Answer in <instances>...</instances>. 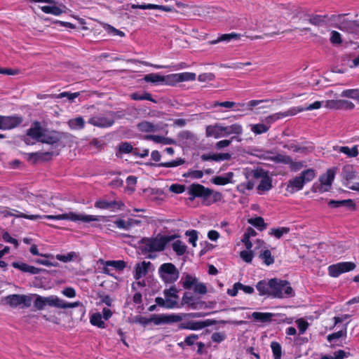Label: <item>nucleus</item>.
<instances>
[{
    "label": "nucleus",
    "instance_id": "obj_55",
    "mask_svg": "<svg viewBox=\"0 0 359 359\" xmlns=\"http://www.w3.org/2000/svg\"><path fill=\"white\" fill-rule=\"evenodd\" d=\"M176 76H179V74H172L164 76L165 80L163 81V83L168 85H175L176 83L180 82V79Z\"/></svg>",
    "mask_w": 359,
    "mask_h": 359
},
{
    "label": "nucleus",
    "instance_id": "obj_33",
    "mask_svg": "<svg viewBox=\"0 0 359 359\" xmlns=\"http://www.w3.org/2000/svg\"><path fill=\"white\" fill-rule=\"evenodd\" d=\"M240 38V34L236 33L224 34L219 36L217 39L209 41L210 44H216L222 41L229 42L233 39Z\"/></svg>",
    "mask_w": 359,
    "mask_h": 359
},
{
    "label": "nucleus",
    "instance_id": "obj_11",
    "mask_svg": "<svg viewBox=\"0 0 359 359\" xmlns=\"http://www.w3.org/2000/svg\"><path fill=\"white\" fill-rule=\"evenodd\" d=\"M188 194L190 195L189 200L191 201H193L195 198H201L205 201L213 194V190L200 184H192L188 188Z\"/></svg>",
    "mask_w": 359,
    "mask_h": 359
},
{
    "label": "nucleus",
    "instance_id": "obj_57",
    "mask_svg": "<svg viewBox=\"0 0 359 359\" xmlns=\"http://www.w3.org/2000/svg\"><path fill=\"white\" fill-rule=\"evenodd\" d=\"M180 79V82L184 81H194L196 79V74L191 72L180 73L179 76H176Z\"/></svg>",
    "mask_w": 359,
    "mask_h": 359
},
{
    "label": "nucleus",
    "instance_id": "obj_25",
    "mask_svg": "<svg viewBox=\"0 0 359 359\" xmlns=\"http://www.w3.org/2000/svg\"><path fill=\"white\" fill-rule=\"evenodd\" d=\"M131 8H133V9H137V8H140V9H158V10H162V11H167V12L173 11V8L172 7H170V6L156 5V4H132L131 5Z\"/></svg>",
    "mask_w": 359,
    "mask_h": 359
},
{
    "label": "nucleus",
    "instance_id": "obj_59",
    "mask_svg": "<svg viewBox=\"0 0 359 359\" xmlns=\"http://www.w3.org/2000/svg\"><path fill=\"white\" fill-rule=\"evenodd\" d=\"M203 176V172L201 170H189L183 174L184 177H191L194 179H201Z\"/></svg>",
    "mask_w": 359,
    "mask_h": 359
},
{
    "label": "nucleus",
    "instance_id": "obj_30",
    "mask_svg": "<svg viewBox=\"0 0 359 359\" xmlns=\"http://www.w3.org/2000/svg\"><path fill=\"white\" fill-rule=\"evenodd\" d=\"M341 177L346 182L355 178V171L351 165H346L343 167L341 172Z\"/></svg>",
    "mask_w": 359,
    "mask_h": 359
},
{
    "label": "nucleus",
    "instance_id": "obj_28",
    "mask_svg": "<svg viewBox=\"0 0 359 359\" xmlns=\"http://www.w3.org/2000/svg\"><path fill=\"white\" fill-rule=\"evenodd\" d=\"M245 177L247 179L254 178V179H260L261 180L268 174L267 171H265L262 168H257L254 170H245L244 172Z\"/></svg>",
    "mask_w": 359,
    "mask_h": 359
},
{
    "label": "nucleus",
    "instance_id": "obj_39",
    "mask_svg": "<svg viewBox=\"0 0 359 359\" xmlns=\"http://www.w3.org/2000/svg\"><path fill=\"white\" fill-rule=\"evenodd\" d=\"M268 158L277 163L289 164L292 162V158L290 156L283 154H277Z\"/></svg>",
    "mask_w": 359,
    "mask_h": 359
},
{
    "label": "nucleus",
    "instance_id": "obj_44",
    "mask_svg": "<svg viewBox=\"0 0 359 359\" xmlns=\"http://www.w3.org/2000/svg\"><path fill=\"white\" fill-rule=\"evenodd\" d=\"M259 258L262 259L264 264L267 266L272 264L274 262V258L271 255V252L269 250H265L263 252L259 255Z\"/></svg>",
    "mask_w": 359,
    "mask_h": 359
},
{
    "label": "nucleus",
    "instance_id": "obj_14",
    "mask_svg": "<svg viewBox=\"0 0 359 359\" xmlns=\"http://www.w3.org/2000/svg\"><path fill=\"white\" fill-rule=\"evenodd\" d=\"M336 170L337 168H332L330 169H328L326 172V173L323 174L320 176L319 181L320 182V184L317 187V188H315V186L313 187V191H319V192H324L327 191L330 189L331 187V185L332 184V182L334 179V176L336 174Z\"/></svg>",
    "mask_w": 359,
    "mask_h": 359
},
{
    "label": "nucleus",
    "instance_id": "obj_19",
    "mask_svg": "<svg viewBox=\"0 0 359 359\" xmlns=\"http://www.w3.org/2000/svg\"><path fill=\"white\" fill-rule=\"evenodd\" d=\"M151 320L155 325L168 324L171 323L180 322L181 320H182V317L180 315L176 314H154L151 316Z\"/></svg>",
    "mask_w": 359,
    "mask_h": 359
},
{
    "label": "nucleus",
    "instance_id": "obj_47",
    "mask_svg": "<svg viewBox=\"0 0 359 359\" xmlns=\"http://www.w3.org/2000/svg\"><path fill=\"white\" fill-rule=\"evenodd\" d=\"M290 232L289 227H280L278 229H271L269 234L273 235L276 238H280L283 234H286Z\"/></svg>",
    "mask_w": 359,
    "mask_h": 359
},
{
    "label": "nucleus",
    "instance_id": "obj_46",
    "mask_svg": "<svg viewBox=\"0 0 359 359\" xmlns=\"http://www.w3.org/2000/svg\"><path fill=\"white\" fill-rule=\"evenodd\" d=\"M185 163L184 159L182 158H177L176 160L166 162V163H160L158 164V167H164V168H172L181 165Z\"/></svg>",
    "mask_w": 359,
    "mask_h": 359
},
{
    "label": "nucleus",
    "instance_id": "obj_13",
    "mask_svg": "<svg viewBox=\"0 0 359 359\" xmlns=\"http://www.w3.org/2000/svg\"><path fill=\"white\" fill-rule=\"evenodd\" d=\"M34 294H11L6 297V302L11 307H17L22 305V308H27L31 306Z\"/></svg>",
    "mask_w": 359,
    "mask_h": 359
},
{
    "label": "nucleus",
    "instance_id": "obj_9",
    "mask_svg": "<svg viewBox=\"0 0 359 359\" xmlns=\"http://www.w3.org/2000/svg\"><path fill=\"white\" fill-rule=\"evenodd\" d=\"M158 273L165 283H175L180 275L176 266L172 263H165L161 265Z\"/></svg>",
    "mask_w": 359,
    "mask_h": 359
},
{
    "label": "nucleus",
    "instance_id": "obj_15",
    "mask_svg": "<svg viewBox=\"0 0 359 359\" xmlns=\"http://www.w3.org/2000/svg\"><path fill=\"white\" fill-rule=\"evenodd\" d=\"M116 112L109 111L107 116H95L88 120V123L94 126L99 128H107L114 123V118Z\"/></svg>",
    "mask_w": 359,
    "mask_h": 359
},
{
    "label": "nucleus",
    "instance_id": "obj_64",
    "mask_svg": "<svg viewBox=\"0 0 359 359\" xmlns=\"http://www.w3.org/2000/svg\"><path fill=\"white\" fill-rule=\"evenodd\" d=\"M240 256L243 261H245L247 263H250L252 262L254 255L252 251L243 250L241 252Z\"/></svg>",
    "mask_w": 359,
    "mask_h": 359
},
{
    "label": "nucleus",
    "instance_id": "obj_34",
    "mask_svg": "<svg viewBox=\"0 0 359 359\" xmlns=\"http://www.w3.org/2000/svg\"><path fill=\"white\" fill-rule=\"evenodd\" d=\"M273 316L274 314L271 313L253 312L252 313V317L255 320L263 323L271 321Z\"/></svg>",
    "mask_w": 359,
    "mask_h": 359
},
{
    "label": "nucleus",
    "instance_id": "obj_60",
    "mask_svg": "<svg viewBox=\"0 0 359 359\" xmlns=\"http://www.w3.org/2000/svg\"><path fill=\"white\" fill-rule=\"evenodd\" d=\"M179 290L174 286L170 287L169 289H165L163 291V294L165 297H173L175 299H178L179 297L177 295V292Z\"/></svg>",
    "mask_w": 359,
    "mask_h": 359
},
{
    "label": "nucleus",
    "instance_id": "obj_54",
    "mask_svg": "<svg viewBox=\"0 0 359 359\" xmlns=\"http://www.w3.org/2000/svg\"><path fill=\"white\" fill-rule=\"evenodd\" d=\"M342 97H349L352 99H358L359 90L358 89H349L345 90L341 93Z\"/></svg>",
    "mask_w": 359,
    "mask_h": 359
},
{
    "label": "nucleus",
    "instance_id": "obj_26",
    "mask_svg": "<svg viewBox=\"0 0 359 359\" xmlns=\"http://www.w3.org/2000/svg\"><path fill=\"white\" fill-rule=\"evenodd\" d=\"M151 262H142L141 263H138L135 266V272L134 275V278L136 280H139L142 276H145L148 272L149 266L151 265Z\"/></svg>",
    "mask_w": 359,
    "mask_h": 359
},
{
    "label": "nucleus",
    "instance_id": "obj_40",
    "mask_svg": "<svg viewBox=\"0 0 359 359\" xmlns=\"http://www.w3.org/2000/svg\"><path fill=\"white\" fill-rule=\"evenodd\" d=\"M172 245L173 250L179 256L183 255L187 251V245L180 240L175 241Z\"/></svg>",
    "mask_w": 359,
    "mask_h": 359
},
{
    "label": "nucleus",
    "instance_id": "obj_20",
    "mask_svg": "<svg viewBox=\"0 0 359 359\" xmlns=\"http://www.w3.org/2000/svg\"><path fill=\"white\" fill-rule=\"evenodd\" d=\"M44 128L41 127V124L39 121H34L32 123L31 127L27 130V135L31 136L33 140L37 142H40Z\"/></svg>",
    "mask_w": 359,
    "mask_h": 359
},
{
    "label": "nucleus",
    "instance_id": "obj_61",
    "mask_svg": "<svg viewBox=\"0 0 359 359\" xmlns=\"http://www.w3.org/2000/svg\"><path fill=\"white\" fill-rule=\"evenodd\" d=\"M294 8H301L297 6H292L285 9V11L283 13V15L285 19H294L298 18L297 17H294L293 9Z\"/></svg>",
    "mask_w": 359,
    "mask_h": 359
},
{
    "label": "nucleus",
    "instance_id": "obj_24",
    "mask_svg": "<svg viewBox=\"0 0 359 359\" xmlns=\"http://www.w3.org/2000/svg\"><path fill=\"white\" fill-rule=\"evenodd\" d=\"M328 205L332 208L346 207L349 210H354L355 204L351 199H346L341 201L330 200Z\"/></svg>",
    "mask_w": 359,
    "mask_h": 359
},
{
    "label": "nucleus",
    "instance_id": "obj_1",
    "mask_svg": "<svg viewBox=\"0 0 359 359\" xmlns=\"http://www.w3.org/2000/svg\"><path fill=\"white\" fill-rule=\"evenodd\" d=\"M18 214L15 215L13 213L9 212L8 211H4V215H10V216H15L16 217H22L25 219H29L31 220H34L39 218H47L49 219H68L71 221H81L83 222H90L92 221H100V218L101 217H97L94 215H80L76 214L72 212H70L69 213H65L57 215H27L22 212H20L17 210H15Z\"/></svg>",
    "mask_w": 359,
    "mask_h": 359
},
{
    "label": "nucleus",
    "instance_id": "obj_18",
    "mask_svg": "<svg viewBox=\"0 0 359 359\" xmlns=\"http://www.w3.org/2000/svg\"><path fill=\"white\" fill-rule=\"evenodd\" d=\"M23 119L18 116H1L0 115V130H11L18 126Z\"/></svg>",
    "mask_w": 359,
    "mask_h": 359
},
{
    "label": "nucleus",
    "instance_id": "obj_56",
    "mask_svg": "<svg viewBox=\"0 0 359 359\" xmlns=\"http://www.w3.org/2000/svg\"><path fill=\"white\" fill-rule=\"evenodd\" d=\"M330 42L334 45H340L342 43L341 34L337 31L331 32Z\"/></svg>",
    "mask_w": 359,
    "mask_h": 359
},
{
    "label": "nucleus",
    "instance_id": "obj_45",
    "mask_svg": "<svg viewBox=\"0 0 359 359\" xmlns=\"http://www.w3.org/2000/svg\"><path fill=\"white\" fill-rule=\"evenodd\" d=\"M271 348L274 359H280L282 355V348L280 344L277 341H272L271 344Z\"/></svg>",
    "mask_w": 359,
    "mask_h": 359
},
{
    "label": "nucleus",
    "instance_id": "obj_23",
    "mask_svg": "<svg viewBox=\"0 0 359 359\" xmlns=\"http://www.w3.org/2000/svg\"><path fill=\"white\" fill-rule=\"evenodd\" d=\"M41 9L46 13H49L54 15H60L62 13L65 12L66 7L64 5H60L58 6L56 4H54L41 6Z\"/></svg>",
    "mask_w": 359,
    "mask_h": 359
},
{
    "label": "nucleus",
    "instance_id": "obj_2",
    "mask_svg": "<svg viewBox=\"0 0 359 359\" xmlns=\"http://www.w3.org/2000/svg\"><path fill=\"white\" fill-rule=\"evenodd\" d=\"M177 235L162 236L158 234L156 237H144L139 241L140 249L142 254L163 251L166 245L177 238Z\"/></svg>",
    "mask_w": 359,
    "mask_h": 359
},
{
    "label": "nucleus",
    "instance_id": "obj_50",
    "mask_svg": "<svg viewBox=\"0 0 359 359\" xmlns=\"http://www.w3.org/2000/svg\"><path fill=\"white\" fill-rule=\"evenodd\" d=\"M106 266H112L118 271H122L126 268V262L123 260L107 261Z\"/></svg>",
    "mask_w": 359,
    "mask_h": 359
},
{
    "label": "nucleus",
    "instance_id": "obj_38",
    "mask_svg": "<svg viewBox=\"0 0 359 359\" xmlns=\"http://www.w3.org/2000/svg\"><path fill=\"white\" fill-rule=\"evenodd\" d=\"M156 303L161 307H165L168 309L174 308L177 305V302L167 299L165 301L162 297H156L155 299Z\"/></svg>",
    "mask_w": 359,
    "mask_h": 359
},
{
    "label": "nucleus",
    "instance_id": "obj_62",
    "mask_svg": "<svg viewBox=\"0 0 359 359\" xmlns=\"http://www.w3.org/2000/svg\"><path fill=\"white\" fill-rule=\"evenodd\" d=\"M27 160L32 163H36L39 161H42L41 152H34L27 154Z\"/></svg>",
    "mask_w": 359,
    "mask_h": 359
},
{
    "label": "nucleus",
    "instance_id": "obj_5",
    "mask_svg": "<svg viewBox=\"0 0 359 359\" xmlns=\"http://www.w3.org/2000/svg\"><path fill=\"white\" fill-rule=\"evenodd\" d=\"M293 13L294 17H297L302 23L308 21L310 24L316 27L327 25L328 22L331 21L334 22L333 19H331V16L328 15H321L310 14L303 8H294Z\"/></svg>",
    "mask_w": 359,
    "mask_h": 359
},
{
    "label": "nucleus",
    "instance_id": "obj_31",
    "mask_svg": "<svg viewBox=\"0 0 359 359\" xmlns=\"http://www.w3.org/2000/svg\"><path fill=\"white\" fill-rule=\"evenodd\" d=\"M147 140H153L156 143H161L163 144H173L175 141L170 137H165L160 135H148L146 136Z\"/></svg>",
    "mask_w": 359,
    "mask_h": 359
},
{
    "label": "nucleus",
    "instance_id": "obj_43",
    "mask_svg": "<svg viewBox=\"0 0 359 359\" xmlns=\"http://www.w3.org/2000/svg\"><path fill=\"white\" fill-rule=\"evenodd\" d=\"M102 318V316L100 313H94L90 317V323L92 325L97 326L100 328H104V323Z\"/></svg>",
    "mask_w": 359,
    "mask_h": 359
},
{
    "label": "nucleus",
    "instance_id": "obj_41",
    "mask_svg": "<svg viewBox=\"0 0 359 359\" xmlns=\"http://www.w3.org/2000/svg\"><path fill=\"white\" fill-rule=\"evenodd\" d=\"M339 151L341 153L346 154L348 157H355L358 154V146H354L352 148L348 147H340Z\"/></svg>",
    "mask_w": 359,
    "mask_h": 359
},
{
    "label": "nucleus",
    "instance_id": "obj_42",
    "mask_svg": "<svg viewBox=\"0 0 359 359\" xmlns=\"http://www.w3.org/2000/svg\"><path fill=\"white\" fill-rule=\"evenodd\" d=\"M144 80L146 82H150V83H163V81L165 80V79H164V76H161L158 74L152 73V74H147L144 76Z\"/></svg>",
    "mask_w": 359,
    "mask_h": 359
},
{
    "label": "nucleus",
    "instance_id": "obj_48",
    "mask_svg": "<svg viewBox=\"0 0 359 359\" xmlns=\"http://www.w3.org/2000/svg\"><path fill=\"white\" fill-rule=\"evenodd\" d=\"M135 150V148H133L132 144L129 142H121L119 144L118 151L120 153H122V154L133 153L134 154Z\"/></svg>",
    "mask_w": 359,
    "mask_h": 359
},
{
    "label": "nucleus",
    "instance_id": "obj_27",
    "mask_svg": "<svg viewBox=\"0 0 359 359\" xmlns=\"http://www.w3.org/2000/svg\"><path fill=\"white\" fill-rule=\"evenodd\" d=\"M140 223L141 222L140 220L134 219H128L127 221L120 219L114 222V224L116 226V227L125 230H129L134 225H137L140 224Z\"/></svg>",
    "mask_w": 359,
    "mask_h": 359
},
{
    "label": "nucleus",
    "instance_id": "obj_21",
    "mask_svg": "<svg viewBox=\"0 0 359 359\" xmlns=\"http://www.w3.org/2000/svg\"><path fill=\"white\" fill-rule=\"evenodd\" d=\"M231 158V155L229 153H221V154H204L201 155V158L203 161H229Z\"/></svg>",
    "mask_w": 359,
    "mask_h": 359
},
{
    "label": "nucleus",
    "instance_id": "obj_7",
    "mask_svg": "<svg viewBox=\"0 0 359 359\" xmlns=\"http://www.w3.org/2000/svg\"><path fill=\"white\" fill-rule=\"evenodd\" d=\"M272 297L283 298L285 297H293L294 292L290 287V283L285 280L271 278Z\"/></svg>",
    "mask_w": 359,
    "mask_h": 359
},
{
    "label": "nucleus",
    "instance_id": "obj_53",
    "mask_svg": "<svg viewBox=\"0 0 359 359\" xmlns=\"http://www.w3.org/2000/svg\"><path fill=\"white\" fill-rule=\"evenodd\" d=\"M269 127L266 126L264 124L258 123V124L253 125L252 126L251 130L254 133H255L257 135H260L262 133L267 132L269 130Z\"/></svg>",
    "mask_w": 359,
    "mask_h": 359
},
{
    "label": "nucleus",
    "instance_id": "obj_35",
    "mask_svg": "<svg viewBox=\"0 0 359 359\" xmlns=\"http://www.w3.org/2000/svg\"><path fill=\"white\" fill-rule=\"evenodd\" d=\"M272 188V179L267 174L262 180L259 184L257 187V189L259 191H266Z\"/></svg>",
    "mask_w": 359,
    "mask_h": 359
},
{
    "label": "nucleus",
    "instance_id": "obj_17",
    "mask_svg": "<svg viewBox=\"0 0 359 359\" xmlns=\"http://www.w3.org/2000/svg\"><path fill=\"white\" fill-rule=\"evenodd\" d=\"M217 323L216 320L208 319L204 321H189L187 323H182L178 325V328L180 330H198L204 327L214 325Z\"/></svg>",
    "mask_w": 359,
    "mask_h": 359
},
{
    "label": "nucleus",
    "instance_id": "obj_29",
    "mask_svg": "<svg viewBox=\"0 0 359 359\" xmlns=\"http://www.w3.org/2000/svg\"><path fill=\"white\" fill-rule=\"evenodd\" d=\"M245 106V103H236L234 102H230V101H225V102H218L216 101L213 102L212 107H222L226 108H232L235 107L234 111H240L241 110V107H243Z\"/></svg>",
    "mask_w": 359,
    "mask_h": 359
},
{
    "label": "nucleus",
    "instance_id": "obj_6",
    "mask_svg": "<svg viewBox=\"0 0 359 359\" xmlns=\"http://www.w3.org/2000/svg\"><path fill=\"white\" fill-rule=\"evenodd\" d=\"M322 104H323V102L316 101L313 104H311L306 107H292L286 111L278 112V113H276V114H273L272 115L267 116L266 118V121L267 123L271 124L278 119L283 118H285L289 116H294L299 112L320 109L322 106Z\"/></svg>",
    "mask_w": 359,
    "mask_h": 359
},
{
    "label": "nucleus",
    "instance_id": "obj_3",
    "mask_svg": "<svg viewBox=\"0 0 359 359\" xmlns=\"http://www.w3.org/2000/svg\"><path fill=\"white\" fill-rule=\"evenodd\" d=\"M316 177V170L309 168L302 171L298 176L290 179L287 184L286 191L292 194L303 189L304 184L312 181Z\"/></svg>",
    "mask_w": 359,
    "mask_h": 359
},
{
    "label": "nucleus",
    "instance_id": "obj_63",
    "mask_svg": "<svg viewBox=\"0 0 359 359\" xmlns=\"http://www.w3.org/2000/svg\"><path fill=\"white\" fill-rule=\"evenodd\" d=\"M76 257L75 252H72L67 255H57L56 259L63 262H67L73 259L74 257Z\"/></svg>",
    "mask_w": 359,
    "mask_h": 359
},
{
    "label": "nucleus",
    "instance_id": "obj_32",
    "mask_svg": "<svg viewBox=\"0 0 359 359\" xmlns=\"http://www.w3.org/2000/svg\"><path fill=\"white\" fill-rule=\"evenodd\" d=\"M137 128L139 131L140 132H145V133H149V132H156L158 130V128L156 126H155L154 123L144 121L142 122H140L137 124Z\"/></svg>",
    "mask_w": 359,
    "mask_h": 359
},
{
    "label": "nucleus",
    "instance_id": "obj_51",
    "mask_svg": "<svg viewBox=\"0 0 359 359\" xmlns=\"http://www.w3.org/2000/svg\"><path fill=\"white\" fill-rule=\"evenodd\" d=\"M355 105L350 101L346 100H337V109H353Z\"/></svg>",
    "mask_w": 359,
    "mask_h": 359
},
{
    "label": "nucleus",
    "instance_id": "obj_8",
    "mask_svg": "<svg viewBox=\"0 0 359 359\" xmlns=\"http://www.w3.org/2000/svg\"><path fill=\"white\" fill-rule=\"evenodd\" d=\"M347 15L348 14L346 13H344L331 15V19H333V20L336 22V24L334 26L341 31L348 34H358L359 33V29L353 20L344 18V16Z\"/></svg>",
    "mask_w": 359,
    "mask_h": 359
},
{
    "label": "nucleus",
    "instance_id": "obj_37",
    "mask_svg": "<svg viewBox=\"0 0 359 359\" xmlns=\"http://www.w3.org/2000/svg\"><path fill=\"white\" fill-rule=\"evenodd\" d=\"M248 222L262 231L266 228V224L262 217L248 219Z\"/></svg>",
    "mask_w": 359,
    "mask_h": 359
},
{
    "label": "nucleus",
    "instance_id": "obj_22",
    "mask_svg": "<svg viewBox=\"0 0 359 359\" xmlns=\"http://www.w3.org/2000/svg\"><path fill=\"white\" fill-rule=\"evenodd\" d=\"M256 288L259 292V295H267L272 297V283L271 279L269 281L265 280L259 281L256 285Z\"/></svg>",
    "mask_w": 359,
    "mask_h": 359
},
{
    "label": "nucleus",
    "instance_id": "obj_52",
    "mask_svg": "<svg viewBox=\"0 0 359 359\" xmlns=\"http://www.w3.org/2000/svg\"><path fill=\"white\" fill-rule=\"evenodd\" d=\"M198 278H193L191 276L187 274L185 281L183 282V287L187 290H190L196 284Z\"/></svg>",
    "mask_w": 359,
    "mask_h": 359
},
{
    "label": "nucleus",
    "instance_id": "obj_49",
    "mask_svg": "<svg viewBox=\"0 0 359 359\" xmlns=\"http://www.w3.org/2000/svg\"><path fill=\"white\" fill-rule=\"evenodd\" d=\"M347 325H348V323H346L344 325V327L341 330H340L339 331H338L337 332H334V333H332L331 334H329L327 336V340L329 341H332L333 339H339V338H340L341 337L346 336V335Z\"/></svg>",
    "mask_w": 359,
    "mask_h": 359
},
{
    "label": "nucleus",
    "instance_id": "obj_16",
    "mask_svg": "<svg viewBox=\"0 0 359 359\" xmlns=\"http://www.w3.org/2000/svg\"><path fill=\"white\" fill-rule=\"evenodd\" d=\"M355 267L356 265L353 262H339L336 264L330 265L328 267V273L330 276L337 278L343 273L354 270Z\"/></svg>",
    "mask_w": 359,
    "mask_h": 359
},
{
    "label": "nucleus",
    "instance_id": "obj_58",
    "mask_svg": "<svg viewBox=\"0 0 359 359\" xmlns=\"http://www.w3.org/2000/svg\"><path fill=\"white\" fill-rule=\"evenodd\" d=\"M189 236V242L192 244L193 247H196V242L198 239V232L196 230L187 231L185 233Z\"/></svg>",
    "mask_w": 359,
    "mask_h": 359
},
{
    "label": "nucleus",
    "instance_id": "obj_4",
    "mask_svg": "<svg viewBox=\"0 0 359 359\" xmlns=\"http://www.w3.org/2000/svg\"><path fill=\"white\" fill-rule=\"evenodd\" d=\"M205 132L207 137L219 138L231 134L241 135L243 129L241 126L237 123L229 126H223L219 123H216L213 126H208Z\"/></svg>",
    "mask_w": 359,
    "mask_h": 359
},
{
    "label": "nucleus",
    "instance_id": "obj_36",
    "mask_svg": "<svg viewBox=\"0 0 359 359\" xmlns=\"http://www.w3.org/2000/svg\"><path fill=\"white\" fill-rule=\"evenodd\" d=\"M68 125L73 130H80L84 128L85 121L82 117H77L70 119Z\"/></svg>",
    "mask_w": 359,
    "mask_h": 359
},
{
    "label": "nucleus",
    "instance_id": "obj_10",
    "mask_svg": "<svg viewBox=\"0 0 359 359\" xmlns=\"http://www.w3.org/2000/svg\"><path fill=\"white\" fill-rule=\"evenodd\" d=\"M36 298L34 302V307L38 310H43L46 306L60 309L62 299L57 296L51 295L48 297H42L34 294Z\"/></svg>",
    "mask_w": 359,
    "mask_h": 359
},
{
    "label": "nucleus",
    "instance_id": "obj_12",
    "mask_svg": "<svg viewBox=\"0 0 359 359\" xmlns=\"http://www.w3.org/2000/svg\"><path fill=\"white\" fill-rule=\"evenodd\" d=\"M70 137V134L67 133L58 132L56 130H48L45 129L40 142L54 145L62 140L67 139Z\"/></svg>",
    "mask_w": 359,
    "mask_h": 359
}]
</instances>
